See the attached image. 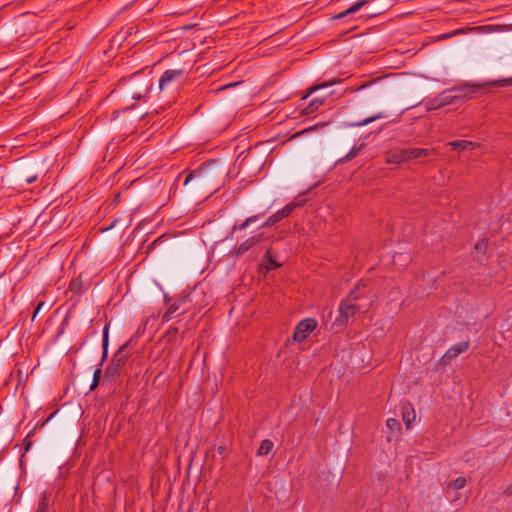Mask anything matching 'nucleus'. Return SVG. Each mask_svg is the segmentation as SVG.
Wrapping results in <instances>:
<instances>
[{
	"label": "nucleus",
	"mask_w": 512,
	"mask_h": 512,
	"mask_svg": "<svg viewBox=\"0 0 512 512\" xmlns=\"http://www.w3.org/2000/svg\"><path fill=\"white\" fill-rule=\"evenodd\" d=\"M223 174L224 169L217 161H209L189 171L183 184L190 193L200 191L211 193L219 188Z\"/></svg>",
	"instance_id": "obj_1"
},
{
	"label": "nucleus",
	"mask_w": 512,
	"mask_h": 512,
	"mask_svg": "<svg viewBox=\"0 0 512 512\" xmlns=\"http://www.w3.org/2000/svg\"><path fill=\"white\" fill-rule=\"evenodd\" d=\"M119 86H123L134 100L146 99L153 88V70L145 67L128 77L121 78Z\"/></svg>",
	"instance_id": "obj_2"
},
{
	"label": "nucleus",
	"mask_w": 512,
	"mask_h": 512,
	"mask_svg": "<svg viewBox=\"0 0 512 512\" xmlns=\"http://www.w3.org/2000/svg\"><path fill=\"white\" fill-rule=\"evenodd\" d=\"M434 150L427 148L409 147L391 150L387 153L388 164H401L418 158H426L433 154Z\"/></svg>",
	"instance_id": "obj_3"
},
{
	"label": "nucleus",
	"mask_w": 512,
	"mask_h": 512,
	"mask_svg": "<svg viewBox=\"0 0 512 512\" xmlns=\"http://www.w3.org/2000/svg\"><path fill=\"white\" fill-rule=\"evenodd\" d=\"M130 342L124 343L113 355L112 360L107 365L104 372V380L113 381L116 377L120 376L123 367L129 357Z\"/></svg>",
	"instance_id": "obj_4"
},
{
	"label": "nucleus",
	"mask_w": 512,
	"mask_h": 512,
	"mask_svg": "<svg viewBox=\"0 0 512 512\" xmlns=\"http://www.w3.org/2000/svg\"><path fill=\"white\" fill-rule=\"evenodd\" d=\"M360 310L361 307L357 303L348 302L346 299L341 300L338 307L339 315L336 317L334 325L338 327L347 326L349 318L358 314Z\"/></svg>",
	"instance_id": "obj_5"
},
{
	"label": "nucleus",
	"mask_w": 512,
	"mask_h": 512,
	"mask_svg": "<svg viewBox=\"0 0 512 512\" xmlns=\"http://www.w3.org/2000/svg\"><path fill=\"white\" fill-rule=\"evenodd\" d=\"M184 75L182 69H168L158 80V92L174 90Z\"/></svg>",
	"instance_id": "obj_6"
},
{
	"label": "nucleus",
	"mask_w": 512,
	"mask_h": 512,
	"mask_svg": "<svg viewBox=\"0 0 512 512\" xmlns=\"http://www.w3.org/2000/svg\"><path fill=\"white\" fill-rule=\"evenodd\" d=\"M317 321L314 318H305L295 327L293 339L297 342H303L317 328Z\"/></svg>",
	"instance_id": "obj_7"
},
{
	"label": "nucleus",
	"mask_w": 512,
	"mask_h": 512,
	"mask_svg": "<svg viewBox=\"0 0 512 512\" xmlns=\"http://www.w3.org/2000/svg\"><path fill=\"white\" fill-rule=\"evenodd\" d=\"M453 91L454 90H451V88H450V89H445L444 91L439 93L436 97H434L433 99H431L429 101L428 109L429 110L438 109V108H441L444 106L457 104V96H454Z\"/></svg>",
	"instance_id": "obj_8"
},
{
	"label": "nucleus",
	"mask_w": 512,
	"mask_h": 512,
	"mask_svg": "<svg viewBox=\"0 0 512 512\" xmlns=\"http://www.w3.org/2000/svg\"><path fill=\"white\" fill-rule=\"evenodd\" d=\"M480 87V85L463 84L455 86L451 90H455L453 94L457 96V103H462L471 99L479 91Z\"/></svg>",
	"instance_id": "obj_9"
},
{
	"label": "nucleus",
	"mask_w": 512,
	"mask_h": 512,
	"mask_svg": "<svg viewBox=\"0 0 512 512\" xmlns=\"http://www.w3.org/2000/svg\"><path fill=\"white\" fill-rule=\"evenodd\" d=\"M469 340L461 341L451 346L442 356V362L444 364L450 363L453 359L458 357L460 354L466 352L469 349Z\"/></svg>",
	"instance_id": "obj_10"
},
{
	"label": "nucleus",
	"mask_w": 512,
	"mask_h": 512,
	"mask_svg": "<svg viewBox=\"0 0 512 512\" xmlns=\"http://www.w3.org/2000/svg\"><path fill=\"white\" fill-rule=\"evenodd\" d=\"M263 235L257 234L249 237L245 241H243L239 246L235 247L230 254L233 256L240 257L248 252L253 246L258 244L262 240Z\"/></svg>",
	"instance_id": "obj_11"
},
{
	"label": "nucleus",
	"mask_w": 512,
	"mask_h": 512,
	"mask_svg": "<svg viewBox=\"0 0 512 512\" xmlns=\"http://www.w3.org/2000/svg\"><path fill=\"white\" fill-rule=\"evenodd\" d=\"M34 512H55L54 504L50 502L47 491H42L39 494L37 507Z\"/></svg>",
	"instance_id": "obj_12"
},
{
	"label": "nucleus",
	"mask_w": 512,
	"mask_h": 512,
	"mask_svg": "<svg viewBox=\"0 0 512 512\" xmlns=\"http://www.w3.org/2000/svg\"><path fill=\"white\" fill-rule=\"evenodd\" d=\"M262 260H263V262L265 261V263H262L260 265V267H259L260 270H262L264 268L266 272H269V271H272V270H275V269H278L279 267H281V264L278 263L274 259L273 255H272L271 248L266 250Z\"/></svg>",
	"instance_id": "obj_13"
},
{
	"label": "nucleus",
	"mask_w": 512,
	"mask_h": 512,
	"mask_svg": "<svg viewBox=\"0 0 512 512\" xmlns=\"http://www.w3.org/2000/svg\"><path fill=\"white\" fill-rule=\"evenodd\" d=\"M369 2V0H358L357 2H355L353 5H351L349 8H347L346 10L336 14L333 19L335 20H339V19H343V18H346L356 12H358L364 5H366L367 3Z\"/></svg>",
	"instance_id": "obj_14"
},
{
	"label": "nucleus",
	"mask_w": 512,
	"mask_h": 512,
	"mask_svg": "<svg viewBox=\"0 0 512 512\" xmlns=\"http://www.w3.org/2000/svg\"><path fill=\"white\" fill-rule=\"evenodd\" d=\"M88 289V285H85L82 276L79 275L76 278H73L70 283L68 290L69 292L75 294V295H81Z\"/></svg>",
	"instance_id": "obj_15"
},
{
	"label": "nucleus",
	"mask_w": 512,
	"mask_h": 512,
	"mask_svg": "<svg viewBox=\"0 0 512 512\" xmlns=\"http://www.w3.org/2000/svg\"><path fill=\"white\" fill-rule=\"evenodd\" d=\"M386 426L390 430L386 438L388 442H391L393 438L397 437L401 431L400 422L395 418H388L386 420Z\"/></svg>",
	"instance_id": "obj_16"
},
{
	"label": "nucleus",
	"mask_w": 512,
	"mask_h": 512,
	"mask_svg": "<svg viewBox=\"0 0 512 512\" xmlns=\"http://www.w3.org/2000/svg\"><path fill=\"white\" fill-rule=\"evenodd\" d=\"M362 287H365V284L363 281H359L344 299H346L348 302L356 303L358 300L364 298L365 295L361 291Z\"/></svg>",
	"instance_id": "obj_17"
},
{
	"label": "nucleus",
	"mask_w": 512,
	"mask_h": 512,
	"mask_svg": "<svg viewBox=\"0 0 512 512\" xmlns=\"http://www.w3.org/2000/svg\"><path fill=\"white\" fill-rule=\"evenodd\" d=\"M108 345H109V325L106 324L103 328V335H102V357L100 360V363L98 367H102L103 363L106 361L108 357Z\"/></svg>",
	"instance_id": "obj_18"
},
{
	"label": "nucleus",
	"mask_w": 512,
	"mask_h": 512,
	"mask_svg": "<svg viewBox=\"0 0 512 512\" xmlns=\"http://www.w3.org/2000/svg\"><path fill=\"white\" fill-rule=\"evenodd\" d=\"M326 98L324 97H315L313 98L309 104L304 108L303 113L305 115H310L318 111V109L324 105Z\"/></svg>",
	"instance_id": "obj_19"
},
{
	"label": "nucleus",
	"mask_w": 512,
	"mask_h": 512,
	"mask_svg": "<svg viewBox=\"0 0 512 512\" xmlns=\"http://www.w3.org/2000/svg\"><path fill=\"white\" fill-rule=\"evenodd\" d=\"M448 146L458 150H474L479 146V144L467 140H455L449 142Z\"/></svg>",
	"instance_id": "obj_20"
},
{
	"label": "nucleus",
	"mask_w": 512,
	"mask_h": 512,
	"mask_svg": "<svg viewBox=\"0 0 512 512\" xmlns=\"http://www.w3.org/2000/svg\"><path fill=\"white\" fill-rule=\"evenodd\" d=\"M341 82H342V79L333 78L330 81H325L320 84H315L307 89V93L305 94L304 98L308 97L309 95H311L312 93L316 92L319 89L327 88V87H330L334 84L341 83Z\"/></svg>",
	"instance_id": "obj_21"
},
{
	"label": "nucleus",
	"mask_w": 512,
	"mask_h": 512,
	"mask_svg": "<svg viewBox=\"0 0 512 512\" xmlns=\"http://www.w3.org/2000/svg\"><path fill=\"white\" fill-rule=\"evenodd\" d=\"M274 444L269 439H264L261 441L260 446L257 449V456H267L273 449Z\"/></svg>",
	"instance_id": "obj_22"
},
{
	"label": "nucleus",
	"mask_w": 512,
	"mask_h": 512,
	"mask_svg": "<svg viewBox=\"0 0 512 512\" xmlns=\"http://www.w3.org/2000/svg\"><path fill=\"white\" fill-rule=\"evenodd\" d=\"M303 204L304 203L302 201L288 203L286 206L280 209L282 217H284V219L289 217L297 207H301Z\"/></svg>",
	"instance_id": "obj_23"
},
{
	"label": "nucleus",
	"mask_w": 512,
	"mask_h": 512,
	"mask_svg": "<svg viewBox=\"0 0 512 512\" xmlns=\"http://www.w3.org/2000/svg\"><path fill=\"white\" fill-rule=\"evenodd\" d=\"M261 215H252L248 217L245 221H243L241 224H235L232 227V233H234L237 230H244L246 229L250 224L256 222Z\"/></svg>",
	"instance_id": "obj_24"
},
{
	"label": "nucleus",
	"mask_w": 512,
	"mask_h": 512,
	"mask_svg": "<svg viewBox=\"0 0 512 512\" xmlns=\"http://www.w3.org/2000/svg\"><path fill=\"white\" fill-rule=\"evenodd\" d=\"M377 81H378V79H372V80H369V81H364L363 83H361V84H359L357 86L345 89V93L346 92L355 93V92L361 91V90H363V89H365V88L375 84Z\"/></svg>",
	"instance_id": "obj_25"
},
{
	"label": "nucleus",
	"mask_w": 512,
	"mask_h": 512,
	"mask_svg": "<svg viewBox=\"0 0 512 512\" xmlns=\"http://www.w3.org/2000/svg\"><path fill=\"white\" fill-rule=\"evenodd\" d=\"M402 418H403V421H404L407 429H409L411 427V424L415 420V412H414V410L413 409H411L410 411L407 410V409L403 410Z\"/></svg>",
	"instance_id": "obj_26"
},
{
	"label": "nucleus",
	"mask_w": 512,
	"mask_h": 512,
	"mask_svg": "<svg viewBox=\"0 0 512 512\" xmlns=\"http://www.w3.org/2000/svg\"><path fill=\"white\" fill-rule=\"evenodd\" d=\"M101 375H102L101 367H97L93 373V380L90 385V391H93L98 387V385L100 383Z\"/></svg>",
	"instance_id": "obj_27"
},
{
	"label": "nucleus",
	"mask_w": 512,
	"mask_h": 512,
	"mask_svg": "<svg viewBox=\"0 0 512 512\" xmlns=\"http://www.w3.org/2000/svg\"><path fill=\"white\" fill-rule=\"evenodd\" d=\"M466 485V479L464 477H458L449 483V487L453 490L463 489Z\"/></svg>",
	"instance_id": "obj_28"
},
{
	"label": "nucleus",
	"mask_w": 512,
	"mask_h": 512,
	"mask_svg": "<svg viewBox=\"0 0 512 512\" xmlns=\"http://www.w3.org/2000/svg\"><path fill=\"white\" fill-rule=\"evenodd\" d=\"M488 84L491 85V86H494V87L510 86V85H512V77L495 80V81H492V82H490Z\"/></svg>",
	"instance_id": "obj_29"
},
{
	"label": "nucleus",
	"mask_w": 512,
	"mask_h": 512,
	"mask_svg": "<svg viewBox=\"0 0 512 512\" xmlns=\"http://www.w3.org/2000/svg\"><path fill=\"white\" fill-rule=\"evenodd\" d=\"M186 299H187V297H181V298L177 299L173 304H171L168 307L167 310H169V313L175 314L178 311L180 305L182 303H184L186 301Z\"/></svg>",
	"instance_id": "obj_30"
},
{
	"label": "nucleus",
	"mask_w": 512,
	"mask_h": 512,
	"mask_svg": "<svg viewBox=\"0 0 512 512\" xmlns=\"http://www.w3.org/2000/svg\"><path fill=\"white\" fill-rule=\"evenodd\" d=\"M359 150V148H352L343 158L339 160V162L345 163L347 161L352 160L358 155Z\"/></svg>",
	"instance_id": "obj_31"
},
{
	"label": "nucleus",
	"mask_w": 512,
	"mask_h": 512,
	"mask_svg": "<svg viewBox=\"0 0 512 512\" xmlns=\"http://www.w3.org/2000/svg\"><path fill=\"white\" fill-rule=\"evenodd\" d=\"M487 246H488L487 240L483 239L475 244V250L481 254H485V252L487 250Z\"/></svg>",
	"instance_id": "obj_32"
},
{
	"label": "nucleus",
	"mask_w": 512,
	"mask_h": 512,
	"mask_svg": "<svg viewBox=\"0 0 512 512\" xmlns=\"http://www.w3.org/2000/svg\"><path fill=\"white\" fill-rule=\"evenodd\" d=\"M380 118H382V114H377V115H375L373 117L366 118V119L358 122L356 125L357 126H364V125H367V124H369V123H371V122H373V121H375L377 119H380Z\"/></svg>",
	"instance_id": "obj_33"
},
{
	"label": "nucleus",
	"mask_w": 512,
	"mask_h": 512,
	"mask_svg": "<svg viewBox=\"0 0 512 512\" xmlns=\"http://www.w3.org/2000/svg\"><path fill=\"white\" fill-rule=\"evenodd\" d=\"M277 223V221L275 220L274 216L271 215L269 216L266 221L263 223L262 227H272L273 225H275Z\"/></svg>",
	"instance_id": "obj_34"
},
{
	"label": "nucleus",
	"mask_w": 512,
	"mask_h": 512,
	"mask_svg": "<svg viewBox=\"0 0 512 512\" xmlns=\"http://www.w3.org/2000/svg\"><path fill=\"white\" fill-rule=\"evenodd\" d=\"M277 223V221L275 220L274 216L271 215L269 216L266 221L263 223L262 227H272L273 225H275Z\"/></svg>",
	"instance_id": "obj_35"
},
{
	"label": "nucleus",
	"mask_w": 512,
	"mask_h": 512,
	"mask_svg": "<svg viewBox=\"0 0 512 512\" xmlns=\"http://www.w3.org/2000/svg\"><path fill=\"white\" fill-rule=\"evenodd\" d=\"M37 179H38V176H37L36 174H34V175H28V176H26V177H25V182H26L27 184H32V183H34Z\"/></svg>",
	"instance_id": "obj_36"
},
{
	"label": "nucleus",
	"mask_w": 512,
	"mask_h": 512,
	"mask_svg": "<svg viewBox=\"0 0 512 512\" xmlns=\"http://www.w3.org/2000/svg\"><path fill=\"white\" fill-rule=\"evenodd\" d=\"M173 315L172 313H169V310H166V312L163 314L162 316V321L163 322H168L170 321L172 318H173Z\"/></svg>",
	"instance_id": "obj_37"
},
{
	"label": "nucleus",
	"mask_w": 512,
	"mask_h": 512,
	"mask_svg": "<svg viewBox=\"0 0 512 512\" xmlns=\"http://www.w3.org/2000/svg\"><path fill=\"white\" fill-rule=\"evenodd\" d=\"M273 216H274L275 220L277 221V223L284 219V217H282L280 210H278L276 213H274Z\"/></svg>",
	"instance_id": "obj_38"
},
{
	"label": "nucleus",
	"mask_w": 512,
	"mask_h": 512,
	"mask_svg": "<svg viewBox=\"0 0 512 512\" xmlns=\"http://www.w3.org/2000/svg\"><path fill=\"white\" fill-rule=\"evenodd\" d=\"M43 304H44L43 302H40L38 304V306L36 307V309H35V311L33 313L32 320L35 319L36 315L39 313V311H40L41 307L43 306Z\"/></svg>",
	"instance_id": "obj_39"
},
{
	"label": "nucleus",
	"mask_w": 512,
	"mask_h": 512,
	"mask_svg": "<svg viewBox=\"0 0 512 512\" xmlns=\"http://www.w3.org/2000/svg\"><path fill=\"white\" fill-rule=\"evenodd\" d=\"M227 448L225 445H220L217 448V452L219 455H223L226 452Z\"/></svg>",
	"instance_id": "obj_40"
},
{
	"label": "nucleus",
	"mask_w": 512,
	"mask_h": 512,
	"mask_svg": "<svg viewBox=\"0 0 512 512\" xmlns=\"http://www.w3.org/2000/svg\"><path fill=\"white\" fill-rule=\"evenodd\" d=\"M505 493H506L507 495H512V484H511V485H509V486L506 488Z\"/></svg>",
	"instance_id": "obj_41"
},
{
	"label": "nucleus",
	"mask_w": 512,
	"mask_h": 512,
	"mask_svg": "<svg viewBox=\"0 0 512 512\" xmlns=\"http://www.w3.org/2000/svg\"><path fill=\"white\" fill-rule=\"evenodd\" d=\"M32 445L31 441H28L26 444H25V451L27 452L29 449H30V446Z\"/></svg>",
	"instance_id": "obj_42"
},
{
	"label": "nucleus",
	"mask_w": 512,
	"mask_h": 512,
	"mask_svg": "<svg viewBox=\"0 0 512 512\" xmlns=\"http://www.w3.org/2000/svg\"><path fill=\"white\" fill-rule=\"evenodd\" d=\"M120 199V193H118L115 198H114V201L113 202H118Z\"/></svg>",
	"instance_id": "obj_43"
}]
</instances>
